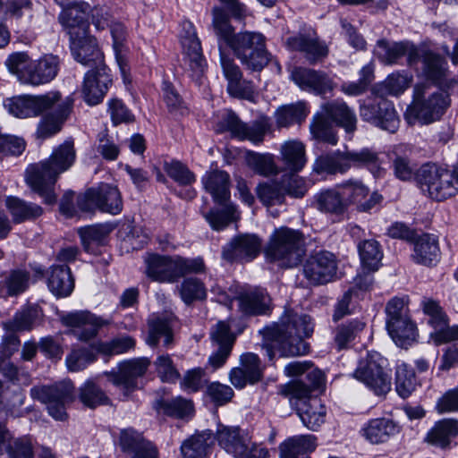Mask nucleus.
<instances>
[{
  "label": "nucleus",
  "mask_w": 458,
  "mask_h": 458,
  "mask_svg": "<svg viewBox=\"0 0 458 458\" xmlns=\"http://www.w3.org/2000/svg\"><path fill=\"white\" fill-rule=\"evenodd\" d=\"M257 195L266 206L282 204L284 200V187L277 182L261 183L257 187Z\"/></svg>",
  "instance_id": "nucleus-60"
},
{
  "label": "nucleus",
  "mask_w": 458,
  "mask_h": 458,
  "mask_svg": "<svg viewBox=\"0 0 458 458\" xmlns=\"http://www.w3.org/2000/svg\"><path fill=\"white\" fill-rule=\"evenodd\" d=\"M30 274L25 269H13L0 281V293L13 297L24 293L30 286Z\"/></svg>",
  "instance_id": "nucleus-44"
},
{
  "label": "nucleus",
  "mask_w": 458,
  "mask_h": 458,
  "mask_svg": "<svg viewBox=\"0 0 458 458\" xmlns=\"http://www.w3.org/2000/svg\"><path fill=\"white\" fill-rule=\"evenodd\" d=\"M323 114L343 127L347 133H353L357 129V117L352 109L342 99H335L321 105Z\"/></svg>",
  "instance_id": "nucleus-30"
},
{
  "label": "nucleus",
  "mask_w": 458,
  "mask_h": 458,
  "mask_svg": "<svg viewBox=\"0 0 458 458\" xmlns=\"http://www.w3.org/2000/svg\"><path fill=\"white\" fill-rule=\"evenodd\" d=\"M5 64L13 74L23 83L39 86L53 81L59 71V59L54 55H45L38 60H31L24 52L11 55Z\"/></svg>",
  "instance_id": "nucleus-5"
},
{
  "label": "nucleus",
  "mask_w": 458,
  "mask_h": 458,
  "mask_svg": "<svg viewBox=\"0 0 458 458\" xmlns=\"http://www.w3.org/2000/svg\"><path fill=\"white\" fill-rule=\"evenodd\" d=\"M365 322L352 319L339 325L335 330L334 341L338 350L346 349L365 328Z\"/></svg>",
  "instance_id": "nucleus-50"
},
{
  "label": "nucleus",
  "mask_w": 458,
  "mask_h": 458,
  "mask_svg": "<svg viewBox=\"0 0 458 458\" xmlns=\"http://www.w3.org/2000/svg\"><path fill=\"white\" fill-rule=\"evenodd\" d=\"M401 427L388 418L369 420L361 428V435L371 444H382L400 432Z\"/></svg>",
  "instance_id": "nucleus-31"
},
{
  "label": "nucleus",
  "mask_w": 458,
  "mask_h": 458,
  "mask_svg": "<svg viewBox=\"0 0 458 458\" xmlns=\"http://www.w3.org/2000/svg\"><path fill=\"white\" fill-rule=\"evenodd\" d=\"M202 182L216 202L224 204L229 199L230 177L226 172L220 170L208 172L203 176Z\"/></svg>",
  "instance_id": "nucleus-39"
},
{
  "label": "nucleus",
  "mask_w": 458,
  "mask_h": 458,
  "mask_svg": "<svg viewBox=\"0 0 458 458\" xmlns=\"http://www.w3.org/2000/svg\"><path fill=\"white\" fill-rule=\"evenodd\" d=\"M80 400L87 407L94 409L109 403L106 393L92 381H87L80 389Z\"/></svg>",
  "instance_id": "nucleus-59"
},
{
  "label": "nucleus",
  "mask_w": 458,
  "mask_h": 458,
  "mask_svg": "<svg viewBox=\"0 0 458 458\" xmlns=\"http://www.w3.org/2000/svg\"><path fill=\"white\" fill-rule=\"evenodd\" d=\"M248 165L257 174L263 176L276 174L278 170L270 155L251 153L247 158Z\"/></svg>",
  "instance_id": "nucleus-62"
},
{
  "label": "nucleus",
  "mask_w": 458,
  "mask_h": 458,
  "mask_svg": "<svg viewBox=\"0 0 458 458\" xmlns=\"http://www.w3.org/2000/svg\"><path fill=\"white\" fill-rule=\"evenodd\" d=\"M361 263L369 271L378 269L383 254L377 241L367 240L358 246Z\"/></svg>",
  "instance_id": "nucleus-55"
},
{
  "label": "nucleus",
  "mask_w": 458,
  "mask_h": 458,
  "mask_svg": "<svg viewBox=\"0 0 458 458\" xmlns=\"http://www.w3.org/2000/svg\"><path fill=\"white\" fill-rule=\"evenodd\" d=\"M109 233L106 225H97L80 229V235L84 250L89 253L97 254L98 248L103 245Z\"/></svg>",
  "instance_id": "nucleus-52"
},
{
  "label": "nucleus",
  "mask_w": 458,
  "mask_h": 458,
  "mask_svg": "<svg viewBox=\"0 0 458 458\" xmlns=\"http://www.w3.org/2000/svg\"><path fill=\"white\" fill-rule=\"evenodd\" d=\"M164 169L174 181L180 185H190L195 182L196 178L189 168L179 161L165 163Z\"/></svg>",
  "instance_id": "nucleus-64"
},
{
  "label": "nucleus",
  "mask_w": 458,
  "mask_h": 458,
  "mask_svg": "<svg viewBox=\"0 0 458 458\" xmlns=\"http://www.w3.org/2000/svg\"><path fill=\"white\" fill-rule=\"evenodd\" d=\"M287 46L293 50L302 52L310 64H315L328 55L326 43L320 41L315 35L299 34L291 37L287 39Z\"/></svg>",
  "instance_id": "nucleus-29"
},
{
  "label": "nucleus",
  "mask_w": 458,
  "mask_h": 458,
  "mask_svg": "<svg viewBox=\"0 0 458 458\" xmlns=\"http://www.w3.org/2000/svg\"><path fill=\"white\" fill-rule=\"evenodd\" d=\"M8 458H33V443L30 437L9 440L6 445Z\"/></svg>",
  "instance_id": "nucleus-61"
},
{
  "label": "nucleus",
  "mask_w": 458,
  "mask_h": 458,
  "mask_svg": "<svg viewBox=\"0 0 458 458\" xmlns=\"http://www.w3.org/2000/svg\"><path fill=\"white\" fill-rule=\"evenodd\" d=\"M439 254L437 238L433 234H423L414 243L412 258L419 264L432 265L437 262Z\"/></svg>",
  "instance_id": "nucleus-41"
},
{
  "label": "nucleus",
  "mask_w": 458,
  "mask_h": 458,
  "mask_svg": "<svg viewBox=\"0 0 458 458\" xmlns=\"http://www.w3.org/2000/svg\"><path fill=\"white\" fill-rule=\"evenodd\" d=\"M212 345L216 348L208 358V363L215 369L222 367L227 360L234 343L229 325L219 321L210 332Z\"/></svg>",
  "instance_id": "nucleus-26"
},
{
  "label": "nucleus",
  "mask_w": 458,
  "mask_h": 458,
  "mask_svg": "<svg viewBox=\"0 0 458 458\" xmlns=\"http://www.w3.org/2000/svg\"><path fill=\"white\" fill-rule=\"evenodd\" d=\"M297 413L303 425L317 430L326 420L327 409L318 398L295 403Z\"/></svg>",
  "instance_id": "nucleus-35"
},
{
  "label": "nucleus",
  "mask_w": 458,
  "mask_h": 458,
  "mask_svg": "<svg viewBox=\"0 0 458 458\" xmlns=\"http://www.w3.org/2000/svg\"><path fill=\"white\" fill-rule=\"evenodd\" d=\"M458 436V420L454 419L441 420L434 425L426 437V441L433 445L445 448L451 439Z\"/></svg>",
  "instance_id": "nucleus-43"
},
{
  "label": "nucleus",
  "mask_w": 458,
  "mask_h": 458,
  "mask_svg": "<svg viewBox=\"0 0 458 458\" xmlns=\"http://www.w3.org/2000/svg\"><path fill=\"white\" fill-rule=\"evenodd\" d=\"M74 386L70 381L60 382L53 386H37L30 389L33 399L44 403L48 414L55 420H65L66 409L72 403Z\"/></svg>",
  "instance_id": "nucleus-12"
},
{
  "label": "nucleus",
  "mask_w": 458,
  "mask_h": 458,
  "mask_svg": "<svg viewBox=\"0 0 458 458\" xmlns=\"http://www.w3.org/2000/svg\"><path fill=\"white\" fill-rule=\"evenodd\" d=\"M261 249V241L255 234H240L223 247L222 258L228 262H249Z\"/></svg>",
  "instance_id": "nucleus-23"
},
{
  "label": "nucleus",
  "mask_w": 458,
  "mask_h": 458,
  "mask_svg": "<svg viewBox=\"0 0 458 458\" xmlns=\"http://www.w3.org/2000/svg\"><path fill=\"white\" fill-rule=\"evenodd\" d=\"M404 41L388 42L385 39L378 40L375 48V55L386 64H395L405 55Z\"/></svg>",
  "instance_id": "nucleus-56"
},
{
  "label": "nucleus",
  "mask_w": 458,
  "mask_h": 458,
  "mask_svg": "<svg viewBox=\"0 0 458 458\" xmlns=\"http://www.w3.org/2000/svg\"><path fill=\"white\" fill-rule=\"evenodd\" d=\"M378 354H368L353 372V377L362 382L375 394L381 396L391 390V377L385 372Z\"/></svg>",
  "instance_id": "nucleus-16"
},
{
  "label": "nucleus",
  "mask_w": 458,
  "mask_h": 458,
  "mask_svg": "<svg viewBox=\"0 0 458 458\" xmlns=\"http://www.w3.org/2000/svg\"><path fill=\"white\" fill-rule=\"evenodd\" d=\"M237 300L241 311L246 315H265L270 310V297L261 288L242 291Z\"/></svg>",
  "instance_id": "nucleus-33"
},
{
  "label": "nucleus",
  "mask_w": 458,
  "mask_h": 458,
  "mask_svg": "<svg viewBox=\"0 0 458 458\" xmlns=\"http://www.w3.org/2000/svg\"><path fill=\"white\" fill-rule=\"evenodd\" d=\"M97 360L94 352L89 348H73L66 356L65 364L69 371L77 372L85 369Z\"/></svg>",
  "instance_id": "nucleus-58"
},
{
  "label": "nucleus",
  "mask_w": 458,
  "mask_h": 458,
  "mask_svg": "<svg viewBox=\"0 0 458 458\" xmlns=\"http://www.w3.org/2000/svg\"><path fill=\"white\" fill-rule=\"evenodd\" d=\"M89 5L87 4H75L64 9L59 15V21L70 36L71 50L74 59L92 67V69H104L103 54L99 50L96 38L88 34V13Z\"/></svg>",
  "instance_id": "nucleus-4"
},
{
  "label": "nucleus",
  "mask_w": 458,
  "mask_h": 458,
  "mask_svg": "<svg viewBox=\"0 0 458 458\" xmlns=\"http://www.w3.org/2000/svg\"><path fill=\"white\" fill-rule=\"evenodd\" d=\"M303 234L288 227L276 229L267 248V256L284 267L297 266L305 255Z\"/></svg>",
  "instance_id": "nucleus-10"
},
{
  "label": "nucleus",
  "mask_w": 458,
  "mask_h": 458,
  "mask_svg": "<svg viewBox=\"0 0 458 458\" xmlns=\"http://www.w3.org/2000/svg\"><path fill=\"white\" fill-rule=\"evenodd\" d=\"M146 265L147 276L159 283H174L187 274H199L205 270L201 258L185 259L181 256L150 254L146 259Z\"/></svg>",
  "instance_id": "nucleus-7"
},
{
  "label": "nucleus",
  "mask_w": 458,
  "mask_h": 458,
  "mask_svg": "<svg viewBox=\"0 0 458 458\" xmlns=\"http://www.w3.org/2000/svg\"><path fill=\"white\" fill-rule=\"evenodd\" d=\"M317 446L314 435H300L288 438L280 445L281 458H310L309 454Z\"/></svg>",
  "instance_id": "nucleus-37"
},
{
  "label": "nucleus",
  "mask_w": 458,
  "mask_h": 458,
  "mask_svg": "<svg viewBox=\"0 0 458 458\" xmlns=\"http://www.w3.org/2000/svg\"><path fill=\"white\" fill-rule=\"evenodd\" d=\"M411 81V79L407 74L393 72L373 88V93L384 98L387 95L398 96L408 89Z\"/></svg>",
  "instance_id": "nucleus-48"
},
{
  "label": "nucleus",
  "mask_w": 458,
  "mask_h": 458,
  "mask_svg": "<svg viewBox=\"0 0 458 458\" xmlns=\"http://www.w3.org/2000/svg\"><path fill=\"white\" fill-rule=\"evenodd\" d=\"M360 165L368 166L375 176H379L381 174L377 154L369 148L359 151L336 150L320 155L313 163V172L318 174H344L352 166Z\"/></svg>",
  "instance_id": "nucleus-6"
},
{
  "label": "nucleus",
  "mask_w": 458,
  "mask_h": 458,
  "mask_svg": "<svg viewBox=\"0 0 458 458\" xmlns=\"http://www.w3.org/2000/svg\"><path fill=\"white\" fill-rule=\"evenodd\" d=\"M47 286L57 297L70 295L74 287L70 267L66 265L52 266L47 276Z\"/></svg>",
  "instance_id": "nucleus-38"
},
{
  "label": "nucleus",
  "mask_w": 458,
  "mask_h": 458,
  "mask_svg": "<svg viewBox=\"0 0 458 458\" xmlns=\"http://www.w3.org/2000/svg\"><path fill=\"white\" fill-rule=\"evenodd\" d=\"M314 205L321 213L336 217H343L348 211L339 184L316 194Z\"/></svg>",
  "instance_id": "nucleus-32"
},
{
  "label": "nucleus",
  "mask_w": 458,
  "mask_h": 458,
  "mask_svg": "<svg viewBox=\"0 0 458 458\" xmlns=\"http://www.w3.org/2000/svg\"><path fill=\"white\" fill-rule=\"evenodd\" d=\"M75 158L74 140L69 138L54 149L49 158L27 168V184L43 198L46 204L55 203L57 196L54 186L58 176L73 165Z\"/></svg>",
  "instance_id": "nucleus-3"
},
{
  "label": "nucleus",
  "mask_w": 458,
  "mask_h": 458,
  "mask_svg": "<svg viewBox=\"0 0 458 458\" xmlns=\"http://www.w3.org/2000/svg\"><path fill=\"white\" fill-rule=\"evenodd\" d=\"M417 381L415 373L405 363L397 366L395 371V391L402 398H407L415 390Z\"/></svg>",
  "instance_id": "nucleus-54"
},
{
  "label": "nucleus",
  "mask_w": 458,
  "mask_h": 458,
  "mask_svg": "<svg viewBox=\"0 0 458 458\" xmlns=\"http://www.w3.org/2000/svg\"><path fill=\"white\" fill-rule=\"evenodd\" d=\"M282 160L287 170L298 173L307 162L305 145L298 140H289L280 148Z\"/></svg>",
  "instance_id": "nucleus-40"
},
{
  "label": "nucleus",
  "mask_w": 458,
  "mask_h": 458,
  "mask_svg": "<svg viewBox=\"0 0 458 458\" xmlns=\"http://www.w3.org/2000/svg\"><path fill=\"white\" fill-rule=\"evenodd\" d=\"M262 369L257 354L247 352L241 356L240 365L229 373L230 382L236 388H243L247 384L253 385L262 378Z\"/></svg>",
  "instance_id": "nucleus-27"
},
{
  "label": "nucleus",
  "mask_w": 458,
  "mask_h": 458,
  "mask_svg": "<svg viewBox=\"0 0 458 458\" xmlns=\"http://www.w3.org/2000/svg\"><path fill=\"white\" fill-rule=\"evenodd\" d=\"M360 118L376 127L394 133L399 128L400 120L394 104L384 97L377 95L360 102Z\"/></svg>",
  "instance_id": "nucleus-13"
},
{
  "label": "nucleus",
  "mask_w": 458,
  "mask_h": 458,
  "mask_svg": "<svg viewBox=\"0 0 458 458\" xmlns=\"http://www.w3.org/2000/svg\"><path fill=\"white\" fill-rule=\"evenodd\" d=\"M72 106L73 99L71 97L63 98L60 93L59 100L52 108L54 111L45 114L38 122L36 131L37 138L45 140L60 132Z\"/></svg>",
  "instance_id": "nucleus-22"
},
{
  "label": "nucleus",
  "mask_w": 458,
  "mask_h": 458,
  "mask_svg": "<svg viewBox=\"0 0 458 458\" xmlns=\"http://www.w3.org/2000/svg\"><path fill=\"white\" fill-rule=\"evenodd\" d=\"M111 82L106 67L89 70L84 78L82 94L85 101L95 106L100 103L106 95L108 84Z\"/></svg>",
  "instance_id": "nucleus-28"
},
{
  "label": "nucleus",
  "mask_w": 458,
  "mask_h": 458,
  "mask_svg": "<svg viewBox=\"0 0 458 458\" xmlns=\"http://www.w3.org/2000/svg\"><path fill=\"white\" fill-rule=\"evenodd\" d=\"M386 326H394L395 323L409 319L408 308L403 299L393 298L386 306Z\"/></svg>",
  "instance_id": "nucleus-63"
},
{
  "label": "nucleus",
  "mask_w": 458,
  "mask_h": 458,
  "mask_svg": "<svg viewBox=\"0 0 458 458\" xmlns=\"http://www.w3.org/2000/svg\"><path fill=\"white\" fill-rule=\"evenodd\" d=\"M43 317V311L38 305H29L15 313L13 319L4 323L11 331H29L38 326Z\"/></svg>",
  "instance_id": "nucleus-42"
},
{
  "label": "nucleus",
  "mask_w": 458,
  "mask_h": 458,
  "mask_svg": "<svg viewBox=\"0 0 458 458\" xmlns=\"http://www.w3.org/2000/svg\"><path fill=\"white\" fill-rule=\"evenodd\" d=\"M214 443V437L211 430H204L196 433L181 445L182 458H207L211 451Z\"/></svg>",
  "instance_id": "nucleus-36"
},
{
  "label": "nucleus",
  "mask_w": 458,
  "mask_h": 458,
  "mask_svg": "<svg viewBox=\"0 0 458 458\" xmlns=\"http://www.w3.org/2000/svg\"><path fill=\"white\" fill-rule=\"evenodd\" d=\"M310 131L312 138L335 146L338 142V137L330 122L323 112H318L312 118L310 124Z\"/></svg>",
  "instance_id": "nucleus-46"
},
{
  "label": "nucleus",
  "mask_w": 458,
  "mask_h": 458,
  "mask_svg": "<svg viewBox=\"0 0 458 458\" xmlns=\"http://www.w3.org/2000/svg\"><path fill=\"white\" fill-rule=\"evenodd\" d=\"M291 79L302 90L317 95H325L335 88L334 81L326 72L309 68H294L291 72Z\"/></svg>",
  "instance_id": "nucleus-24"
},
{
  "label": "nucleus",
  "mask_w": 458,
  "mask_h": 458,
  "mask_svg": "<svg viewBox=\"0 0 458 458\" xmlns=\"http://www.w3.org/2000/svg\"><path fill=\"white\" fill-rule=\"evenodd\" d=\"M218 445L235 458H267V448L251 441L239 427L218 425L216 432Z\"/></svg>",
  "instance_id": "nucleus-11"
},
{
  "label": "nucleus",
  "mask_w": 458,
  "mask_h": 458,
  "mask_svg": "<svg viewBox=\"0 0 458 458\" xmlns=\"http://www.w3.org/2000/svg\"><path fill=\"white\" fill-rule=\"evenodd\" d=\"M64 326L71 328V333L80 341L94 338L98 330L110 322L88 310L69 312L61 317Z\"/></svg>",
  "instance_id": "nucleus-17"
},
{
  "label": "nucleus",
  "mask_w": 458,
  "mask_h": 458,
  "mask_svg": "<svg viewBox=\"0 0 458 458\" xmlns=\"http://www.w3.org/2000/svg\"><path fill=\"white\" fill-rule=\"evenodd\" d=\"M446 65V62L440 55L427 53L423 59V72L428 80L442 84L447 74Z\"/></svg>",
  "instance_id": "nucleus-53"
},
{
  "label": "nucleus",
  "mask_w": 458,
  "mask_h": 458,
  "mask_svg": "<svg viewBox=\"0 0 458 458\" xmlns=\"http://www.w3.org/2000/svg\"><path fill=\"white\" fill-rule=\"evenodd\" d=\"M263 335L262 348L270 360L278 351L282 356H299L309 352V344L304 341L313 332L310 316L286 310L278 322L259 331Z\"/></svg>",
  "instance_id": "nucleus-2"
},
{
  "label": "nucleus",
  "mask_w": 458,
  "mask_h": 458,
  "mask_svg": "<svg viewBox=\"0 0 458 458\" xmlns=\"http://www.w3.org/2000/svg\"><path fill=\"white\" fill-rule=\"evenodd\" d=\"M220 127L221 131H230L233 137L259 143L269 130V123L267 119L261 118L247 124L242 123L234 113L229 112L223 117Z\"/></svg>",
  "instance_id": "nucleus-19"
},
{
  "label": "nucleus",
  "mask_w": 458,
  "mask_h": 458,
  "mask_svg": "<svg viewBox=\"0 0 458 458\" xmlns=\"http://www.w3.org/2000/svg\"><path fill=\"white\" fill-rule=\"evenodd\" d=\"M5 204L15 223L35 219L43 213V209L40 206L26 202L17 197H8L5 200Z\"/></svg>",
  "instance_id": "nucleus-45"
},
{
  "label": "nucleus",
  "mask_w": 458,
  "mask_h": 458,
  "mask_svg": "<svg viewBox=\"0 0 458 458\" xmlns=\"http://www.w3.org/2000/svg\"><path fill=\"white\" fill-rule=\"evenodd\" d=\"M415 179L422 192L434 200L443 201L458 194V175L435 163L423 164Z\"/></svg>",
  "instance_id": "nucleus-8"
},
{
  "label": "nucleus",
  "mask_w": 458,
  "mask_h": 458,
  "mask_svg": "<svg viewBox=\"0 0 458 458\" xmlns=\"http://www.w3.org/2000/svg\"><path fill=\"white\" fill-rule=\"evenodd\" d=\"M149 364L147 358L127 360L118 364L117 370L113 369L104 374L112 384L122 386L124 394H128L137 387V379L146 373Z\"/></svg>",
  "instance_id": "nucleus-18"
},
{
  "label": "nucleus",
  "mask_w": 458,
  "mask_h": 458,
  "mask_svg": "<svg viewBox=\"0 0 458 458\" xmlns=\"http://www.w3.org/2000/svg\"><path fill=\"white\" fill-rule=\"evenodd\" d=\"M309 112V108L303 101L282 106L276 111V123L280 127L301 123L306 119Z\"/></svg>",
  "instance_id": "nucleus-49"
},
{
  "label": "nucleus",
  "mask_w": 458,
  "mask_h": 458,
  "mask_svg": "<svg viewBox=\"0 0 458 458\" xmlns=\"http://www.w3.org/2000/svg\"><path fill=\"white\" fill-rule=\"evenodd\" d=\"M81 211L93 212L96 208L102 212L117 215L123 209V200L115 186L102 184L97 189H89L78 199Z\"/></svg>",
  "instance_id": "nucleus-15"
},
{
  "label": "nucleus",
  "mask_w": 458,
  "mask_h": 458,
  "mask_svg": "<svg viewBox=\"0 0 458 458\" xmlns=\"http://www.w3.org/2000/svg\"><path fill=\"white\" fill-rule=\"evenodd\" d=\"M212 25L219 40L220 64L228 81V93L234 98L252 99L254 89L251 82L242 81L239 66L225 52L221 42L224 41L233 51L248 70L259 72L270 60L265 46V37L261 33L250 31L235 34L227 15L217 7L213 10Z\"/></svg>",
  "instance_id": "nucleus-1"
},
{
  "label": "nucleus",
  "mask_w": 458,
  "mask_h": 458,
  "mask_svg": "<svg viewBox=\"0 0 458 458\" xmlns=\"http://www.w3.org/2000/svg\"><path fill=\"white\" fill-rule=\"evenodd\" d=\"M59 98V91H49L43 95H23L6 99L4 106L15 117H37L52 110Z\"/></svg>",
  "instance_id": "nucleus-14"
},
{
  "label": "nucleus",
  "mask_w": 458,
  "mask_h": 458,
  "mask_svg": "<svg viewBox=\"0 0 458 458\" xmlns=\"http://www.w3.org/2000/svg\"><path fill=\"white\" fill-rule=\"evenodd\" d=\"M181 43L185 55V63L192 72V78L199 80L202 76L206 62L202 55V48L193 24L190 21L182 23Z\"/></svg>",
  "instance_id": "nucleus-21"
},
{
  "label": "nucleus",
  "mask_w": 458,
  "mask_h": 458,
  "mask_svg": "<svg viewBox=\"0 0 458 458\" xmlns=\"http://www.w3.org/2000/svg\"><path fill=\"white\" fill-rule=\"evenodd\" d=\"M347 209L355 205L359 211L369 212L381 200L377 192L369 194V189L360 181H347L339 184Z\"/></svg>",
  "instance_id": "nucleus-25"
},
{
  "label": "nucleus",
  "mask_w": 458,
  "mask_h": 458,
  "mask_svg": "<svg viewBox=\"0 0 458 458\" xmlns=\"http://www.w3.org/2000/svg\"><path fill=\"white\" fill-rule=\"evenodd\" d=\"M173 316L171 314H153L148 319V335L147 344L150 346H156L158 340L164 337L163 344L169 346L173 343L172 323Z\"/></svg>",
  "instance_id": "nucleus-34"
},
{
  "label": "nucleus",
  "mask_w": 458,
  "mask_h": 458,
  "mask_svg": "<svg viewBox=\"0 0 458 458\" xmlns=\"http://www.w3.org/2000/svg\"><path fill=\"white\" fill-rule=\"evenodd\" d=\"M386 329L395 344L403 348L414 343L418 336L417 327L411 318L389 325Z\"/></svg>",
  "instance_id": "nucleus-47"
},
{
  "label": "nucleus",
  "mask_w": 458,
  "mask_h": 458,
  "mask_svg": "<svg viewBox=\"0 0 458 458\" xmlns=\"http://www.w3.org/2000/svg\"><path fill=\"white\" fill-rule=\"evenodd\" d=\"M157 408L165 415L180 419L187 417L193 412L192 403L182 397L171 400L162 399L157 403Z\"/></svg>",
  "instance_id": "nucleus-57"
},
{
  "label": "nucleus",
  "mask_w": 458,
  "mask_h": 458,
  "mask_svg": "<svg viewBox=\"0 0 458 458\" xmlns=\"http://www.w3.org/2000/svg\"><path fill=\"white\" fill-rule=\"evenodd\" d=\"M182 301L190 305L196 301H202L207 297V289L204 284L196 277H186L176 286Z\"/></svg>",
  "instance_id": "nucleus-51"
},
{
  "label": "nucleus",
  "mask_w": 458,
  "mask_h": 458,
  "mask_svg": "<svg viewBox=\"0 0 458 458\" xmlns=\"http://www.w3.org/2000/svg\"><path fill=\"white\" fill-rule=\"evenodd\" d=\"M450 105L446 92L433 89L427 84H418L414 88L413 102L408 109L409 123L419 122L428 124L438 120Z\"/></svg>",
  "instance_id": "nucleus-9"
},
{
  "label": "nucleus",
  "mask_w": 458,
  "mask_h": 458,
  "mask_svg": "<svg viewBox=\"0 0 458 458\" xmlns=\"http://www.w3.org/2000/svg\"><path fill=\"white\" fill-rule=\"evenodd\" d=\"M336 259L329 251H318L310 256L303 265L305 277L313 284L330 282L336 275Z\"/></svg>",
  "instance_id": "nucleus-20"
}]
</instances>
